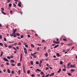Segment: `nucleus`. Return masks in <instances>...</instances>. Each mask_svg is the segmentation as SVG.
<instances>
[{
  "instance_id": "obj_1",
  "label": "nucleus",
  "mask_w": 77,
  "mask_h": 77,
  "mask_svg": "<svg viewBox=\"0 0 77 77\" xmlns=\"http://www.w3.org/2000/svg\"><path fill=\"white\" fill-rule=\"evenodd\" d=\"M10 36H14V38L17 36L16 34H15V32H13L10 35Z\"/></svg>"
},
{
  "instance_id": "obj_2",
  "label": "nucleus",
  "mask_w": 77,
  "mask_h": 77,
  "mask_svg": "<svg viewBox=\"0 0 77 77\" xmlns=\"http://www.w3.org/2000/svg\"><path fill=\"white\" fill-rule=\"evenodd\" d=\"M53 43H54L55 44H59V43H60V42H59V41H58V42L53 41Z\"/></svg>"
},
{
  "instance_id": "obj_3",
  "label": "nucleus",
  "mask_w": 77,
  "mask_h": 77,
  "mask_svg": "<svg viewBox=\"0 0 77 77\" xmlns=\"http://www.w3.org/2000/svg\"><path fill=\"white\" fill-rule=\"evenodd\" d=\"M22 57H23L22 54H20V62H21V61H22Z\"/></svg>"
},
{
  "instance_id": "obj_4",
  "label": "nucleus",
  "mask_w": 77,
  "mask_h": 77,
  "mask_svg": "<svg viewBox=\"0 0 77 77\" xmlns=\"http://www.w3.org/2000/svg\"><path fill=\"white\" fill-rule=\"evenodd\" d=\"M3 59L4 60V61H5V62H9V60L7 58H4Z\"/></svg>"
},
{
  "instance_id": "obj_5",
  "label": "nucleus",
  "mask_w": 77,
  "mask_h": 77,
  "mask_svg": "<svg viewBox=\"0 0 77 77\" xmlns=\"http://www.w3.org/2000/svg\"><path fill=\"white\" fill-rule=\"evenodd\" d=\"M21 2H19V3L18 4V6L19 7H21Z\"/></svg>"
},
{
  "instance_id": "obj_6",
  "label": "nucleus",
  "mask_w": 77,
  "mask_h": 77,
  "mask_svg": "<svg viewBox=\"0 0 77 77\" xmlns=\"http://www.w3.org/2000/svg\"><path fill=\"white\" fill-rule=\"evenodd\" d=\"M24 52L25 54H27V50H26V48H24Z\"/></svg>"
},
{
  "instance_id": "obj_7",
  "label": "nucleus",
  "mask_w": 77,
  "mask_h": 77,
  "mask_svg": "<svg viewBox=\"0 0 77 77\" xmlns=\"http://www.w3.org/2000/svg\"><path fill=\"white\" fill-rule=\"evenodd\" d=\"M35 71H36V72H38V71H39V72H41V70L39 69H37L36 70H35Z\"/></svg>"
},
{
  "instance_id": "obj_8",
  "label": "nucleus",
  "mask_w": 77,
  "mask_h": 77,
  "mask_svg": "<svg viewBox=\"0 0 77 77\" xmlns=\"http://www.w3.org/2000/svg\"><path fill=\"white\" fill-rule=\"evenodd\" d=\"M3 51H1L0 57H2V56H3Z\"/></svg>"
},
{
  "instance_id": "obj_9",
  "label": "nucleus",
  "mask_w": 77,
  "mask_h": 77,
  "mask_svg": "<svg viewBox=\"0 0 77 77\" xmlns=\"http://www.w3.org/2000/svg\"><path fill=\"white\" fill-rule=\"evenodd\" d=\"M54 73H52L49 76L50 77H51V76H53L54 75Z\"/></svg>"
},
{
  "instance_id": "obj_10",
  "label": "nucleus",
  "mask_w": 77,
  "mask_h": 77,
  "mask_svg": "<svg viewBox=\"0 0 77 77\" xmlns=\"http://www.w3.org/2000/svg\"><path fill=\"white\" fill-rule=\"evenodd\" d=\"M59 47V45H55L54 47V48H57V47Z\"/></svg>"
},
{
  "instance_id": "obj_11",
  "label": "nucleus",
  "mask_w": 77,
  "mask_h": 77,
  "mask_svg": "<svg viewBox=\"0 0 77 77\" xmlns=\"http://www.w3.org/2000/svg\"><path fill=\"white\" fill-rule=\"evenodd\" d=\"M18 73H17V74H19V75H20V72H21L20 70H19V71H18Z\"/></svg>"
},
{
  "instance_id": "obj_12",
  "label": "nucleus",
  "mask_w": 77,
  "mask_h": 77,
  "mask_svg": "<svg viewBox=\"0 0 77 77\" xmlns=\"http://www.w3.org/2000/svg\"><path fill=\"white\" fill-rule=\"evenodd\" d=\"M31 47H32V48H34V47H35V46L34 45H33V44H31Z\"/></svg>"
},
{
  "instance_id": "obj_13",
  "label": "nucleus",
  "mask_w": 77,
  "mask_h": 77,
  "mask_svg": "<svg viewBox=\"0 0 77 77\" xmlns=\"http://www.w3.org/2000/svg\"><path fill=\"white\" fill-rule=\"evenodd\" d=\"M7 71L8 73H11V71H10V70L9 69H8Z\"/></svg>"
},
{
  "instance_id": "obj_14",
  "label": "nucleus",
  "mask_w": 77,
  "mask_h": 77,
  "mask_svg": "<svg viewBox=\"0 0 77 77\" xmlns=\"http://www.w3.org/2000/svg\"><path fill=\"white\" fill-rule=\"evenodd\" d=\"M1 12L2 13V14H4V15H6V14L5 12L3 11H2Z\"/></svg>"
},
{
  "instance_id": "obj_15",
  "label": "nucleus",
  "mask_w": 77,
  "mask_h": 77,
  "mask_svg": "<svg viewBox=\"0 0 77 77\" xmlns=\"http://www.w3.org/2000/svg\"><path fill=\"white\" fill-rule=\"evenodd\" d=\"M10 62H11V63H14V62H15V61H14L13 60H11Z\"/></svg>"
},
{
  "instance_id": "obj_16",
  "label": "nucleus",
  "mask_w": 77,
  "mask_h": 77,
  "mask_svg": "<svg viewBox=\"0 0 77 77\" xmlns=\"http://www.w3.org/2000/svg\"><path fill=\"white\" fill-rule=\"evenodd\" d=\"M67 74L68 75H69V76H71V74L70 73H67Z\"/></svg>"
},
{
  "instance_id": "obj_17",
  "label": "nucleus",
  "mask_w": 77,
  "mask_h": 77,
  "mask_svg": "<svg viewBox=\"0 0 77 77\" xmlns=\"http://www.w3.org/2000/svg\"><path fill=\"white\" fill-rule=\"evenodd\" d=\"M17 29H15V30L14 29H13V32H14V33H15V32H17Z\"/></svg>"
},
{
  "instance_id": "obj_18",
  "label": "nucleus",
  "mask_w": 77,
  "mask_h": 77,
  "mask_svg": "<svg viewBox=\"0 0 77 77\" xmlns=\"http://www.w3.org/2000/svg\"><path fill=\"white\" fill-rule=\"evenodd\" d=\"M14 41H13V42H11V41H9L8 42L9 43H14Z\"/></svg>"
},
{
  "instance_id": "obj_19",
  "label": "nucleus",
  "mask_w": 77,
  "mask_h": 77,
  "mask_svg": "<svg viewBox=\"0 0 77 77\" xmlns=\"http://www.w3.org/2000/svg\"><path fill=\"white\" fill-rule=\"evenodd\" d=\"M30 63L32 65H33V62L32 61H31L30 62Z\"/></svg>"
},
{
  "instance_id": "obj_20",
  "label": "nucleus",
  "mask_w": 77,
  "mask_h": 77,
  "mask_svg": "<svg viewBox=\"0 0 77 77\" xmlns=\"http://www.w3.org/2000/svg\"><path fill=\"white\" fill-rule=\"evenodd\" d=\"M45 56L46 57H47L48 56V53H46L45 54Z\"/></svg>"
},
{
  "instance_id": "obj_21",
  "label": "nucleus",
  "mask_w": 77,
  "mask_h": 77,
  "mask_svg": "<svg viewBox=\"0 0 77 77\" xmlns=\"http://www.w3.org/2000/svg\"><path fill=\"white\" fill-rule=\"evenodd\" d=\"M17 66H21V64L20 63H17Z\"/></svg>"
},
{
  "instance_id": "obj_22",
  "label": "nucleus",
  "mask_w": 77,
  "mask_h": 77,
  "mask_svg": "<svg viewBox=\"0 0 77 77\" xmlns=\"http://www.w3.org/2000/svg\"><path fill=\"white\" fill-rule=\"evenodd\" d=\"M61 69H60L59 70L57 71V72L58 73H59V72H60V71H61Z\"/></svg>"
},
{
  "instance_id": "obj_23",
  "label": "nucleus",
  "mask_w": 77,
  "mask_h": 77,
  "mask_svg": "<svg viewBox=\"0 0 77 77\" xmlns=\"http://www.w3.org/2000/svg\"><path fill=\"white\" fill-rule=\"evenodd\" d=\"M48 53H50L51 52V50H50V49H48Z\"/></svg>"
},
{
  "instance_id": "obj_24",
  "label": "nucleus",
  "mask_w": 77,
  "mask_h": 77,
  "mask_svg": "<svg viewBox=\"0 0 77 77\" xmlns=\"http://www.w3.org/2000/svg\"><path fill=\"white\" fill-rule=\"evenodd\" d=\"M4 45L5 46V47H8V45H7L6 43L4 44Z\"/></svg>"
},
{
  "instance_id": "obj_25",
  "label": "nucleus",
  "mask_w": 77,
  "mask_h": 77,
  "mask_svg": "<svg viewBox=\"0 0 77 77\" xmlns=\"http://www.w3.org/2000/svg\"><path fill=\"white\" fill-rule=\"evenodd\" d=\"M37 45L38 46H40V47H41V46H42V45H41V44H38Z\"/></svg>"
},
{
  "instance_id": "obj_26",
  "label": "nucleus",
  "mask_w": 77,
  "mask_h": 77,
  "mask_svg": "<svg viewBox=\"0 0 77 77\" xmlns=\"http://www.w3.org/2000/svg\"><path fill=\"white\" fill-rule=\"evenodd\" d=\"M13 48H14V49L15 51H17V48H15L13 47Z\"/></svg>"
},
{
  "instance_id": "obj_27",
  "label": "nucleus",
  "mask_w": 77,
  "mask_h": 77,
  "mask_svg": "<svg viewBox=\"0 0 77 77\" xmlns=\"http://www.w3.org/2000/svg\"><path fill=\"white\" fill-rule=\"evenodd\" d=\"M60 65H62L63 64V62L62 61H60Z\"/></svg>"
},
{
  "instance_id": "obj_28",
  "label": "nucleus",
  "mask_w": 77,
  "mask_h": 77,
  "mask_svg": "<svg viewBox=\"0 0 77 77\" xmlns=\"http://www.w3.org/2000/svg\"><path fill=\"white\" fill-rule=\"evenodd\" d=\"M62 71H66V69H62Z\"/></svg>"
},
{
  "instance_id": "obj_29",
  "label": "nucleus",
  "mask_w": 77,
  "mask_h": 77,
  "mask_svg": "<svg viewBox=\"0 0 77 77\" xmlns=\"http://www.w3.org/2000/svg\"><path fill=\"white\" fill-rule=\"evenodd\" d=\"M63 40L64 41H67V40L66 38H63Z\"/></svg>"
},
{
  "instance_id": "obj_30",
  "label": "nucleus",
  "mask_w": 77,
  "mask_h": 77,
  "mask_svg": "<svg viewBox=\"0 0 77 77\" xmlns=\"http://www.w3.org/2000/svg\"><path fill=\"white\" fill-rule=\"evenodd\" d=\"M56 54H57V56L58 57H59V54L58 53H57Z\"/></svg>"
},
{
  "instance_id": "obj_31",
  "label": "nucleus",
  "mask_w": 77,
  "mask_h": 77,
  "mask_svg": "<svg viewBox=\"0 0 77 77\" xmlns=\"http://www.w3.org/2000/svg\"><path fill=\"white\" fill-rule=\"evenodd\" d=\"M27 73L28 74H30V71L28 70L27 72Z\"/></svg>"
},
{
  "instance_id": "obj_32",
  "label": "nucleus",
  "mask_w": 77,
  "mask_h": 77,
  "mask_svg": "<svg viewBox=\"0 0 77 77\" xmlns=\"http://www.w3.org/2000/svg\"><path fill=\"white\" fill-rule=\"evenodd\" d=\"M9 6L10 7H11L12 6V4H9Z\"/></svg>"
},
{
  "instance_id": "obj_33",
  "label": "nucleus",
  "mask_w": 77,
  "mask_h": 77,
  "mask_svg": "<svg viewBox=\"0 0 77 77\" xmlns=\"http://www.w3.org/2000/svg\"><path fill=\"white\" fill-rule=\"evenodd\" d=\"M39 66H40V67H41V63H40L39 64Z\"/></svg>"
},
{
  "instance_id": "obj_34",
  "label": "nucleus",
  "mask_w": 77,
  "mask_h": 77,
  "mask_svg": "<svg viewBox=\"0 0 77 77\" xmlns=\"http://www.w3.org/2000/svg\"><path fill=\"white\" fill-rule=\"evenodd\" d=\"M36 64H37V65H38L39 64V62L38 61H37L35 62Z\"/></svg>"
},
{
  "instance_id": "obj_35",
  "label": "nucleus",
  "mask_w": 77,
  "mask_h": 77,
  "mask_svg": "<svg viewBox=\"0 0 77 77\" xmlns=\"http://www.w3.org/2000/svg\"><path fill=\"white\" fill-rule=\"evenodd\" d=\"M44 74V72H41V74L42 75H43V74Z\"/></svg>"
},
{
  "instance_id": "obj_36",
  "label": "nucleus",
  "mask_w": 77,
  "mask_h": 77,
  "mask_svg": "<svg viewBox=\"0 0 77 77\" xmlns=\"http://www.w3.org/2000/svg\"><path fill=\"white\" fill-rule=\"evenodd\" d=\"M36 55H34L33 56V57L34 58H36Z\"/></svg>"
},
{
  "instance_id": "obj_37",
  "label": "nucleus",
  "mask_w": 77,
  "mask_h": 77,
  "mask_svg": "<svg viewBox=\"0 0 77 77\" xmlns=\"http://www.w3.org/2000/svg\"><path fill=\"white\" fill-rule=\"evenodd\" d=\"M23 70H25V68L24 66V65H23Z\"/></svg>"
},
{
  "instance_id": "obj_38",
  "label": "nucleus",
  "mask_w": 77,
  "mask_h": 77,
  "mask_svg": "<svg viewBox=\"0 0 77 77\" xmlns=\"http://www.w3.org/2000/svg\"><path fill=\"white\" fill-rule=\"evenodd\" d=\"M49 75H50L49 74H48L47 75H46L45 77H48V76H49Z\"/></svg>"
},
{
  "instance_id": "obj_39",
  "label": "nucleus",
  "mask_w": 77,
  "mask_h": 77,
  "mask_svg": "<svg viewBox=\"0 0 77 77\" xmlns=\"http://www.w3.org/2000/svg\"><path fill=\"white\" fill-rule=\"evenodd\" d=\"M4 40L5 41H6V38H4Z\"/></svg>"
},
{
  "instance_id": "obj_40",
  "label": "nucleus",
  "mask_w": 77,
  "mask_h": 77,
  "mask_svg": "<svg viewBox=\"0 0 77 77\" xmlns=\"http://www.w3.org/2000/svg\"><path fill=\"white\" fill-rule=\"evenodd\" d=\"M11 73H12V74H14V71H11Z\"/></svg>"
},
{
  "instance_id": "obj_41",
  "label": "nucleus",
  "mask_w": 77,
  "mask_h": 77,
  "mask_svg": "<svg viewBox=\"0 0 77 77\" xmlns=\"http://www.w3.org/2000/svg\"><path fill=\"white\" fill-rule=\"evenodd\" d=\"M18 45H21V43L20 42H19L18 43Z\"/></svg>"
},
{
  "instance_id": "obj_42",
  "label": "nucleus",
  "mask_w": 77,
  "mask_h": 77,
  "mask_svg": "<svg viewBox=\"0 0 77 77\" xmlns=\"http://www.w3.org/2000/svg\"><path fill=\"white\" fill-rule=\"evenodd\" d=\"M70 68H73V66L72 65H70Z\"/></svg>"
},
{
  "instance_id": "obj_43",
  "label": "nucleus",
  "mask_w": 77,
  "mask_h": 77,
  "mask_svg": "<svg viewBox=\"0 0 77 77\" xmlns=\"http://www.w3.org/2000/svg\"><path fill=\"white\" fill-rule=\"evenodd\" d=\"M1 10H2V11H4V8H1Z\"/></svg>"
},
{
  "instance_id": "obj_44",
  "label": "nucleus",
  "mask_w": 77,
  "mask_h": 77,
  "mask_svg": "<svg viewBox=\"0 0 77 77\" xmlns=\"http://www.w3.org/2000/svg\"><path fill=\"white\" fill-rule=\"evenodd\" d=\"M11 66H15V64H14V63H12L11 64Z\"/></svg>"
},
{
  "instance_id": "obj_45",
  "label": "nucleus",
  "mask_w": 77,
  "mask_h": 77,
  "mask_svg": "<svg viewBox=\"0 0 77 77\" xmlns=\"http://www.w3.org/2000/svg\"><path fill=\"white\" fill-rule=\"evenodd\" d=\"M7 58H8V59H11V57H9V56H8V57H7Z\"/></svg>"
},
{
  "instance_id": "obj_46",
  "label": "nucleus",
  "mask_w": 77,
  "mask_h": 77,
  "mask_svg": "<svg viewBox=\"0 0 77 77\" xmlns=\"http://www.w3.org/2000/svg\"><path fill=\"white\" fill-rule=\"evenodd\" d=\"M6 65H7V66H8L9 65V63L7 62L6 63Z\"/></svg>"
},
{
  "instance_id": "obj_47",
  "label": "nucleus",
  "mask_w": 77,
  "mask_h": 77,
  "mask_svg": "<svg viewBox=\"0 0 77 77\" xmlns=\"http://www.w3.org/2000/svg\"><path fill=\"white\" fill-rule=\"evenodd\" d=\"M8 48H12V46L10 45L8 46Z\"/></svg>"
},
{
  "instance_id": "obj_48",
  "label": "nucleus",
  "mask_w": 77,
  "mask_h": 77,
  "mask_svg": "<svg viewBox=\"0 0 77 77\" xmlns=\"http://www.w3.org/2000/svg\"><path fill=\"white\" fill-rule=\"evenodd\" d=\"M71 71L74 72V69H72L71 70Z\"/></svg>"
},
{
  "instance_id": "obj_49",
  "label": "nucleus",
  "mask_w": 77,
  "mask_h": 77,
  "mask_svg": "<svg viewBox=\"0 0 77 77\" xmlns=\"http://www.w3.org/2000/svg\"><path fill=\"white\" fill-rule=\"evenodd\" d=\"M10 14H12V13H13L12 10L10 11Z\"/></svg>"
},
{
  "instance_id": "obj_50",
  "label": "nucleus",
  "mask_w": 77,
  "mask_h": 77,
  "mask_svg": "<svg viewBox=\"0 0 77 77\" xmlns=\"http://www.w3.org/2000/svg\"><path fill=\"white\" fill-rule=\"evenodd\" d=\"M70 64H71V63H68V64H67L68 66H70Z\"/></svg>"
},
{
  "instance_id": "obj_51",
  "label": "nucleus",
  "mask_w": 77,
  "mask_h": 77,
  "mask_svg": "<svg viewBox=\"0 0 77 77\" xmlns=\"http://www.w3.org/2000/svg\"><path fill=\"white\" fill-rule=\"evenodd\" d=\"M73 68H75V64H74L73 65Z\"/></svg>"
},
{
  "instance_id": "obj_52",
  "label": "nucleus",
  "mask_w": 77,
  "mask_h": 77,
  "mask_svg": "<svg viewBox=\"0 0 77 77\" xmlns=\"http://www.w3.org/2000/svg\"><path fill=\"white\" fill-rule=\"evenodd\" d=\"M25 46L26 47H28V45H25Z\"/></svg>"
},
{
  "instance_id": "obj_53",
  "label": "nucleus",
  "mask_w": 77,
  "mask_h": 77,
  "mask_svg": "<svg viewBox=\"0 0 77 77\" xmlns=\"http://www.w3.org/2000/svg\"><path fill=\"white\" fill-rule=\"evenodd\" d=\"M31 76L32 77H34L35 76V75L33 74H32V75H31Z\"/></svg>"
},
{
  "instance_id": "obj_54",
  "label": "nucleus",
  "mask_w": 77,
  "mask_h": 77,
  "mask_svg": "<svg viewBox=\"0 0 77 77\" xmlns=\"http://www.w3.org/2000/svg\"><path fill=\"white\" fill-rule=\"evenodd\" d=\"M16 35H17V36H20V34H19V33H17L16 34Z\"/></svg>"
},
{
  "instance_id": "obj_55",
  "label": "nucleus",
  "mask_w": 77,
  "mask_h": 77,
  "mask_svg": "<svg viewBox=\"0 0 77 77\" xmlns=\"http://www.w3.org/2000/svg\"><path fill=\"white\" fill-rule=\"evenodd\" d=\"M74 48V46H73L72 47L71 49V50H72V49H73V48Z\"/></svg>"
},
{
  "instance_id": "obj_56",
  "label": "nucleus",
  "mask_w": 77,
  "mask_h": 77,
  "mask_svg": "<svg viewBox=\"0 0 77 77\" xmlns=\"http://www.w3.org/2000/svg\"><path fill=\"white\" fill-rule=\"evenodd\" d=\"M0 45L1 46H3V44H2V43H0Z\"/></svg>"
},
{
  "instance_id": "obj_57",
  "label": "nucleus",
  "mask_w": 77,
  "mask_h": 77,
  "mask_svg": "<svg viewBox=\"0 0 77 77\" xmlns=\"http://www.w3.org/2000/svg\"><path fill=\"white\" fill-rule=\"evenodd\" d=\"M55 44H53L51 45V46H54V45H55Z\"/></svg>"
},
{
  "instance_id": "obj_58",
  "label": "nucleus",
  "mask_w": 77,
  "mask_h": 77,
  "mask_svg": "<svg viewBox=\"0 0 77 77\" xmlns=\"http://www.w3.org/2000/svg\"><path fill=\"white\" fill-rule=\"evenodd\" d=\"M53 57L54 58H56V56L55 55H54V56H53Z\"/></svg>"
},
{
  "instance_id": "obj_59",
  "label": "nucleus",
  "mask_w": 77,
  "mask_h": 77,
  "mask_svg": "<svg viewBox=\"0 0 77 77\" xmlns=\"http://www.w3.org/2000/svg\"><path fill=\"white\" fill-rule=\"evenodd\" d=\"M45 77V74H44L42 76V77Z\"/></svg>"
},
{
  "instance_id": "obj_60",
  "label": "nucleus",
  "mask_w": 77,
  "mask_h": 77,
  "mask_svg": "<svg viewBox=\"0 0 77 77\" xmlns=\"http://www.w3.org/2000/svg\"><path fill=\"white\" fill-rule=\"evenodd\" d=\"M7 2L8 3H9L11 2V0H8Z\"/></svg>"
},
{
  "instance_id": "obj_61",
  "label": "nucleus",
  "mask_w": 77,
  "mask_h": 77,
  "mask_svg": "<svg viewBox=\"0 0 77 77\" xmlns=\"http://www.w3.org/2000/svg\"><path fill=\"white\" fill-rule=\"evenodd\" d=\"M2 35H0V39H2Z\"/></svg>"
},
{
  "instance_id": "obj_62",
  "label": "nucleus",
  "mask_w": 77,
  "mask_h": 77,
  "mask_svg": "<svg viewBox=\"0 0 77 77\" xmlns=\"http://www.w3.org/2000/svg\"><path fill=\"white\" fill-rule=\"evenodd\" d=\"M27 36L28 37V38H30V35H27Z\"/></svg>"
},
{
  "instance_id": "obj_63",
  "label": "nucleus",
  "mask_w": 77,
  "mask_h": 77,
  "mask_svg": "<svg viewBox=\"0 0 77 77\" xmlns=\"http://www.w3.org/2000/svg\"><path fill=\"white\" fill-rule=\"evenodd\" d=\"M59 60V59L58 58H56L55 59V60Z\"/></svg>"
},
{
  "instance_id": "obj_64",
  "label": "nucleus",
  "mask_w": 77,
  "mask_h": 77,
  "mask_svg": "<svg viewBox=\"0 0 77 77\" xmlns=\"http://www.w3.org/2000/svg\"><path fill=\"white\" fill-rule=\"evenodd\" d=\"M1 67H3L4 66H3V64H2V65H1Z\"/></svg>"
}]
</instances>
